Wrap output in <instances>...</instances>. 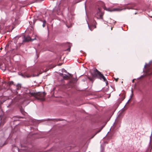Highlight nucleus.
I'll list each match as a JSON object with an SVG mask.
<instances>
[{
    "label": "nucleus",
    "mask_w": 152,
    "mask_h": 152,
    "mask_svg": "<svg viewBox=\"0 0 152 152\" xmlns=\"http://www.w3.org/2000/svg\"><path fill=\"white\" fill-rule=\"evenodd\" d=\"M103 13L101 11V9L99 7L96 14L95 15V17L97 18H102V16Z\"/></svg>",
    "instance_id": "7ed1b4c3"
},
{
    "label": "nucleus",
    "mask_w": 152,
    "mask_h": 152,
    "mask_svg": "<svg viewBox=\"0 0 152 152\" xmlns=\"http://www.w3.org/2000/svg\"><path fill=\"white\" fill-rule=\"evenodd\" d=\"M45 95L46 94L45 92H38L37 93L30 92L27 94V96H29V97L34 96L37 99L40 100L41 101H45Z\"/></svg>",
    "instance_id": "f257e3e1"
},
{
    "label": "nucleus",
    "mask_w": 152,
    "mask_h": 152,
    "mask_svg": "<svg viewBox=\"0 0 152 152\" xmlns=\"http://www.w3.org/2000/svg\"><path fill=\"white\" fill-rule=\"evenodd\" d=\"M2 102H0V104H2Z\"/></svg>",
    "instance_id": "4be33fe9"
},
{
    "label": "nucleus",
    "mask_w": 152,
    "mask_h": 152,
    "mask_svg": "<svg viewBox=\"0 0 152 152\" xmlns=\"http://www.w3.org/2000/svg\"><path fill=\"white\" fill-rule=\"evenodd\" d=\"M14 82L12 81H9L8 82V84L9 86H10L12 85H13Z\"/></svg>",
    "instance_id": "1a4fd4ad"
},
{
    "label": "nucleus",
    "mask_w": 152,
    "mask_h": 152,
    "mask_svg": "<svg viewBox=\"0 0 152 152\" xmlns=\"http://www.w3.org/2000/svg\"><path fill=\"white\" fill-rule=\"evenodd\" d=\"M63 77L64 79H68L69 78V76L66 75H65V76L64 75L63 76Z\"/></svg>",
    "instance_id": "6e6552de"
},
{
    "label": "nucleus",
    "mask_w": 152,
    "mask_h": 152,
    "mask_svg": "<svg viewBox=\"0 0 152 152\" xmlns=\"http://www.w3.org/2000/svg\"><path fill=\"white\" fill-rule=\"evenodd\" d=\"M70 48H71V46H70V45H69V48H68L67 49V50L69 51H70Z\"/></svg>",
    "instance_id": "2eb2a0df"
},
{
    "label": "nucleus",
    "mask_w": 152,
    "mask_h": 152,
    "mask_svg": "<svg viewBox=\"0 0 152 152\" xmlns=\"http://www.w3.org/2000/svg\"><path fill=\"white\" fill-rule=\"evenodd\" d=\"M60 10L59 6L56 7L53 9V11L55 12H58Z\"/></svg>",
    "instance_id": "423d86ee"
},
{
    "label": "nucleus",
    "mask_w": 152,
    "mask_h": 152,
    "mask_svg": "<svg viewBox=\"0 0 152 152\" xmlns=\"http://www.w3.org/2000/svg\"><path fill=\"white\" fill-rule=\"evenodd\" d=\"M23 38L24 39H23V41H22L23 42L22 43L24 42H28V41H30L31 39V38L29 36H28L26 37H25V36H23ZM22 43H20L19 44L20 45V46Z\"/></svg>",
    "instance_id": "20e7f679"
},
{
    "label": "nucleus",
    "mask_w": 152,
    "mask_h": 152,
    "mask_svg": "<svg viewBox=\"0 0 152 152\" xmlns=\"http://www.w3.org/2000/svg\"><path fill=\"white\" fill-rule=\"evenodd\" d=\"M20 118H22V117H20Z\"/></svg>",
    "instance_id": "b1692460"
},
{
    "label": "nucleus",
    "mask_w": 152,
    "mask_h": 152,
    "mask_svg": "<svg viewBox=\"0 0 152 152\" xmlns=\"http://www.w3.org/2000/svg\"><path fill=\"white\" fill-rule=\"evenodd\" d=\"M133 95V92H132V95L131 96V98H130V99L128 100V102H129L130 100L132 98V96Z\"/></svg>",
    "instance_id": "dca6fc26"
},
{
    "label": "nucleus",
    "mask_w": 152,
    "mask_h": 152,
    "mask_svg": "<svg viewBox=\"0 0 152 152\" xmlns=\"http://www.w3.org/2000/svg\"><path fill=\"white\" fill-rule=\"evenodd\" d=\"M2 48H0V50H2Z\"/></svg>",
    "instance_id": "5701e85b"
},
{
    "label": "nucleus",
    "mask_w": 152,
    "mask_h": 152,
    "mask_svg": "<svg viewBox=\"0 0 152 152\" xmlns=\"http://www.w3.org/2000/svg\"><path fill=\"white\" fill-rule=\"evenodd\" d=\"M16 87L17 90H20L21 88V85L20 84H18L16 86Z\"/></svg>",
    "instance_id": "0eeeda50"
},
{
    "label": "nucleus",
    "mask_w": 152,
    "mask_h": 152,
    "mask_svg": "<svg viewBox=\"0 0 152 152\" xmlns=\"http://www.w3.org/2000/svg\"><path fill=\"white\" fill-rule=\"evenodd\" d=\"M60 75L63 77V76H64L63 74L62 73H60Z\"/></svg>",
    "instance_id": "aec40b11"
},
{
    "label": "nucleus",
    "mask_w": 152,
    "mask_h": 152,
    "mask_svg": "<svg viewBox=\"0 0 152 152\" xmlns=\"http://www.w3.org/2000/svg\"><path fill=\"white\" fill-rule=\"evenodd\" d=\"M99 3L101 5V6L104 8V3L102 2L101 1L99 2Z\"/></svg>",
    "instance_id": "9d476101"
},
{
    "label": "nucleus",
    "mask_w": 152,
    "mask_h": 152,
    "mask_svg": "<svg viewBox=\"0 0 152 152\" xmlns=\"http://www.w3.org/2000/svg\"><path fill=\"white\" fill-rule=\"evenodd\" d=\"M94 72L95 77L101 80L102 79L104 81L106 82V83H108L107 80L104 76L96 69H95Z\"/></svg>",
    "instance_id": "f03ea898"
},
{
    "label": "nucleus",
    "mask_w": 152,
    "mask_h": 152,
    "mask_svg": "<svg viewBox=\"0 0 152 152\" xmlns=\"http://www.w3.org/2000/svg\"><path fill=\"white\" fill-rule=\"evenodd\" d=\"M88 78L92 82H93L94 80V78L93 77H88Z\"/></svg>",
    "instance_id": "f8f14e48"
},
{
    "label": "nucleus",
    "mask_w": 152,
    "mask_h": 152,
    "mask_svg": "<svg viewBox=\"0 0 152 152\" xmlns=\"http://www.w3.org/2000/svg\"><path fill=\"white\" fill-rule=\"evenodd\" d=\"M114 78V79L115 80V81L116 82H117L118 81V78Z\"/></svg>",
    "instance_id": "a211bd4d"
},
{
    "label": "nucleus",
    "mask_w": 152,
    "mask_h": 152,
    "mask_svg": "<svg viewBox=\"0 0 152 152\" xmlns=\"http://www.w3.org/2000/svg\"><path fill=\"white\" fill-rule=\"evenodd\" d=\"M88 27L89 28L90 30L91 31H92L93 30V29L91 28L90 27V26L88 25Z\"/></svg>",
    "instance_id": "f3484780"
},
{
    "label": "nucleus",
    "mask_w": 152,
    "mask_h": 152,
    "mask_svg": "<svg viewBox=\"0 0 152 152\" xmlns=\"http://www.w3.org/2000/svg\"><path fill=\"white\" fill-rule=\"evenodd\" d=\"M43 24L42 25V26L43 27H44L45 26L46 21L45 20H44L43 21Z\"/></svg>",
    "instance_id": "9b49d317"
},
{
    "label": "nucleus",
    "mask_w": 152,
    "mask_h": 152,
    "mask_svg": "<svg viewBox=\"0 0 152 152\" xmlns=\"http://www.w3.org/2000/svg\"><path fill=\"white\" fill-rule=\"evenodd\" d=\"M9 46V44H7L6 46V47L5 48V49L6 50H8Z\"/></svg>",
    "instance_id": "ddd939ff"
},
{
    "label": "nucleus",
    "mask_w": 152,
    "mask_h": 152,
    "mask_svg": "<svg viewBox=\"0 0 152 152\" xmlns=\"http://www.w3.org/2000/svg\"><path fill=\"white\" fill-rule=\"evenodd\" d=\"M117 9H114V10H117Z\"/></svg>",
    "instance_id": "412c9836"
},
{
    "label": "nucleus",
    "mask_w": 152,
    "mask_h": 152,
    "mask_svg": "<svg viewBox=\"0 0 152 152\" xmlns=\"http://www.w3.org/2000/svg\"><path fill=\"white\" fill-rule=\"evenodd\" d=\"M0 67L1 69L3 71H4L6 69L5 65L4 64H0Z\"/></svg>",
    "instance_id": "39448f33"
},
{
    "label": "nucleus",
    "mask_w": 152,
    "mask_h": 152,
    "mask_svg": "<svg viewBox=\"0 0 152 152\" xmlns=\"http://www.w3.org/2000/svg\"><path fill=\"white\" fill-rule=\"evenodd\" d=\"M101 130V129L99 130L97 132H96V134H95V135L97 133H99V132H100Z\"/></svg>",
    "instance_id": "6ab92c4d"
},
{
    "label": "nucleus",
    "mask_w": 152,
    "mask_h": 152,
    "mask_svg": "<svg viewBox=\"0 0 152 152\" xmlns=\"http://www.w3.org/2000/svg\"><path fill=\"white\" fill-rule=\"evenodd\" d=\"M26 77H28H28H31V75H26Z\"/></svg>",
    "instance_id": "4468645a"
}]
</instances>
